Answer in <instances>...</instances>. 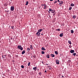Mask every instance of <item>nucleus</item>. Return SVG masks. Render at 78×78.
<instances>
[{
  "mask_svg": "<svg viewBox=\"0 0 78 78\" xmlns=\"http://www.w3.org/2000/svg\"><path fill=\"white\" fill-rule=\"evenodd\" d=\"M17 48H18V49L19 50H23V48H22V46H21V45H18L17 46Z\"/></svg>",
  "mask_w": 78,
  "mask_h": 78,
  "instance_id": "nucleus-1",
  "label": "nucleus"
},
{
  "mask_svg": "<svg viewBox=\"0 0 78 78\" xmlns=\"http://www.w3.org/2000/svg\"><path fill=\"white\" fill-rule=\"evenodd\" d=\"M10 9L11 11H13L14 10V6H11Z\"/></svg>",
  "mask_w": 78,
  "mask_h": 78,
  "instance_id": "nucleus-2",
  "label": "nucleus"
},
{
  "mask_svg": "<svg viewBox=\"0 0 78 78\" xmlns=\"http://www.w3.org/2000/svg\"><path fill=\"white\" fill-rule=\"evenodd\" d=\"M59 5H60V6H62V4H63L64 3V2H63V1H61L60 2Z\"/></svg>",
  "mask_w": 78,
  "mask_h": 78,
  "instance_id": "nucleus-3",
  "label": "nucleus"
},
{
  "mask_svg": "<svg viewBox=\"0 0 78 78\" xmlns=\"http://www.w3.org/2000/svg\"><path fill=\"white\" fill-rule=\"evenodd\" d=\"M56 63L57 64H59V61L58 60H56Z\"/></svg>",
  "mask_w": 78,
  "mask_h": 78,
  "instance_id": "nucleus-4",
  "label": "nucleus"
},
{
  "mask_svg": "<svg viewBox=\"0 0 78 78\" xmlns=\"http://www.w3.org/2000/svg\"><path fill=\"white\" fill-rule=\"evenodd\" d=\"M44 8H43V9H46L47 7V5H46L45 4H44Z\"/></svg>",
  "mask_w": 78,
  "mask_h": 78,
  "instance_id": "nucleus-5",
  "label": "nucleus"
},
{
  "mask_svg": "<svg viewBox=\"0 0 78 78\" xmlns=\"http://www.w3.org/2000/svg\"><path fill=\"white\" fill-rule=\"evenodd\" d=\"M37 35L38 36H40V34H41V33L40 32H37L36 33Z\"/></svg>",
  "mask_w": 78,
  "mask_h": 78,
  "instance_id": "nucleus-6",
  "label": "nucleus"
},
{
  "mask_svg": "<svg viewBox=\"0 0 78 78\" xmlns=\"http://www.w3.org/2000/svg\"><path fill=\"white\" fill-rule=\"evenodd\" d=\"M75 51L74 50H71L70 51V53H73Z\"/></svg>",
  "mask_w": 78,
  "mask_h": 78,
  "instance_id": "nucleus-7",
  "label": "nucleus"
},
{
  "mask_svg": "<svg viewBox=\"0 0 78 78\" xmlns=\"http://www.w3.org/2000/svg\"><path fill=\"white\" fill-rule=\"evenodd\" d=\"M43 30L42 29H39L38 30V32L39 33H41L42 31Z\"/></svg>",
  "mask_w": 78,
  "mask_h": 78,
  "instance_id": "nucleus-8",
  "label": "nucleus"
},
{
  "mask_svg": "<svg viewBox=\"0 0 78 78\" xmlns=\"http://www.w3.org/2000/svg\"><path fill=\"white\" fill-rule=\"evenodd\" d=\"M63 34H64L63 33H62L61 34L59 35L60 37H62V36H63Z\"/></svg>",
  "mask_w": 78,
  "mask_h": 78,
  "instance_id": "nucleus-9",
  "label": "nucleus"
},
{
  "mask_svg": "<svg viewBox=\"0 0 78 78\" xmlns=\"http://www.w3.org/2000/svg\"><path fill=\"white\" fill-rule=\"evenodd\" d=\"M33 69L35 70V71H36V70H37V67H34L33 68Z\"/></svg>",
  "mask_w": 78,
  "mask_h": 78,
  "instance_id": "nucleus-10",
  "label": "nucleus"
},
{
  "mask_svg": "<svg viewBox=\"0 0 78 78\" xmlns=\"http://www.w3.org/2000/svg\"><path fill=\"white\" fill-rule=\"evenodd\" d=\"M51 57H52V58H54V57H55V55L54 54H51Z\"/></svg>",
  "mask_w": 78,
  "mask_h": 78,
  "instance_id": "nucleus-11",
  "label": "nucleus"
},
{
  "mask_svg": "<svg viewBox=\"0 0 78 78\" xmlns=\"http://www.w3.org/2000/svg\"><path fill=\"white\" fill-rule=\"evenodd\" d=\"M41 50H43V51L46 50V49H45L43 47H42Z\"/></svg>",
  "mask_w": 78,
  "mask_h": 78,
  "instance_id": "nucleus-12",
  "label": "nucleus"
},
{
  "mask_svg": "<svg viewBox=\"0 0 78 78\" xmlns=\"http://www.w3.org/2000/svg\"><path fill=\"white\" fill-rule=\"evenodd\" d=\"M55 10H52L51 11V13H55Z\"/></svg>",
  "mask_w": 78,
  "mask_h": 78,
  "instance_id": "nucleus-13",
  "label": "nucleus"
},
{
  "mask_svg": "<svg viewBox=\"0 0 78 78\" xmlns=\"http://www.w3.org/2000/svg\"><path fill=\"white\" fill-rule=\"evenodd\" d=\"M24 53H25V51H23L22 52V54L23 55V54H24Z\"/></svg>",
  "mask_w": 78,
  "mask_h": 78,
  "instance_id": "nucleus-14",
  "label": "nucleus"
},
{
  "mask_svg": "<svg viewBox=\"0 0 78 78\" xmlns=\"http://www.w3.org/2000/svg\"><path fill=\"white\" fill-rule=\"evenodd\" d=\"M47 58H50V55H49V54H48L46 55Z\"/></svg>",
  "mask_w": 78,
  "mask_h": 78,
  "instance_id": "nucleus-15",
  "label": "nucleus"
},
{
  "mask_svg": "<svg viewBox=\"0 0 78 78\" xmlns=\"http://www.w3.org/2000/svg\"><path fill=\"white\" fill-rule=\"evenodd\" d=\"M76 53H73V54L72 55H73V56H76Z\"/></svg>",
  "mask_w": 78,
  "mask_h": 78,
  "instance_id": "nucleus-16",
  "label": "nucleus"
},
{
  "mask_svg": "<svg viewBox=\"0 0 78 78\" xmlns=\"http://www.w3.org/2000/svg\"><path fill=\"white\" fill-rule=\"evenodd\" d=\"M68 43L70 44V45H71L72 44V43H71V41H68Z\"/></svg>",
  "mask_w": 78,
  "mask_h": 78,
  "instance_id": "nucleus-17",
  "label": "nucleus"
},
{
  "mask_svg": "<svg viewBox=\"0 0 78 78\" xmlns=\"http://www.w3.org/2000/svg\"><path fill=\"white\" fill-rule=\"evenodd\" d=\"M55 53L56 55H58V52L56 51H55Z\"/></svg>",
  "mask_w": 78,
  "mask_h": 78,
  "instance_id": "nucleus-18",
  "label": "nucleus"
},
{
  "mask_svg": "<svg viewBox=\"0 0 78 78\" xmlns=\"http://www.w3.org/2000/svg\"><path fill=\"white\" fill-rule=\"evenodd\" d=\"M71 33H72V34L73 33H74V32L73 31V30H71Z\"/></svg>",
  "mask_w": 78,
  "mask_h": 78,
  "instance_id": "nucleus-19",
  "label": "nucleus"
},
{
  "mask_svg": "<svg viewBox=\"0 0 78 78\" xmlns=\"http://www.w3.org/2000/svg\"><path fill=\"white\" fill-rule=\"evenodd\" d=\"M11 28L13 30H14L15 29V28H14V26H11Z\"/></svg>",
  "mask_w": 78,
  "mask_h": 78,
  "instance_id": "nucleus-20",
  "label": "nucleus"
},
{
  "mask_svg": "<svg viewBox=\"0 0 78 78\" xmlns=\"http://www.w3.org/2000/svg\"><path fill=\"white\" fill-rule=\"evenodd\" d=\"M70 6H74V4L72 3L71 4Z\"/></svg>",
  "mask_w": 78,
  "mask_h": 78,
  "instance_id": "nucleus-21",
  "label": "nucleus"
},
{
  "mask_svg": "<svg viewBox=\"0 0 78 78\" xmlns=\"http://www.w3.org/2000/svg\"><path fill=\"white\" fill-rule=\"evenodd\" d=\"M72 9V7H70L69 8V10H71Z\"/></svg>",
  "mask_w": 78,
  "mask_h": 78,
  "instance_id": "nucleus-22",
  "label": "nucleus"
},
{
  "mask_svg": "<svg viewBox=\"0 0 78 78\" xmlns=\"http://www.w3.org/2000/svg\"><path fill=\"white\" fill-rule=\"evenodd\" d=\"M30 49H33V48L32 46V45H30Z\"/></svg>",
  "mask_w": 78,
  "mask_h": 78,
  "instance_id": "nucleus-23",
  "label": "nucleus"
},
{
  "mask_svg": "<svg viewBox=\"0 0 78 78\" xmlns=\"http://www.w3.org/2000/svg\"><path fill=\"white\" fill-rule=\"evenodd\" d=\"M41 53L42 54H45V52H44V51H41Z\"/></svg>",
  "mask_w": 78,
  "mask_h": 78,
  "instance_id": "nucleus-24",
  "label": "nucleus"
},
{
  "mask_svg": "<svg viewBox=\"0 0 78 78\" xmlns=\"http://www.w3.org/2000/svg\"><path fill=\"white\" fill-rule=\"evenodd\" d=\"M73 19H75V18H76V16H75V15H74L73 16Z\"/></svg>",
  "mask_w": 78,
  "mask_h": 78,
  "instance_id": "nucleus-25",
  "label": "nucleus"
},
{
  "mask_svg": "<svg viewBox=\"0 0 78 78\" xmlns=\"http://www.w3.org/2000/svg\"><path fill=\"white\" fill-rule=\"evenodd\" d=\"M28 2L27 1L26 2V5H28Z\"/></svg>",
  "mask_w": 78,
  "mask_h": 78,
  "instance_id": "nucleus-26",
  "label": "nucleus"
},
{
  "mask_svg": "<svg viewBox=\"0 0 78 78\" xmlns=\"http://www.w3.org/2000/svg\"><path fill=\"white\" fill-rule=\"evenodd\" d=\"M21 68H22V69H23V68H24V66L23 65H21Z\"/></svg>",
  "mask_w": 78,
  "mask_h": 78,
  "instance_id": "nucleus-27",
  "label": "nucleus"
},
{
  "mask_svg": "<svg viewBox=\"0 0 78 78\" xmlns=\"http://www.w3.org/2000/svg\"><path fill=\"white\" fill-rule=\"evenodd\" d=\"M58 2V1H55V2H54V4H55V3H56Z\"/></svg>",
  "mask_w": 78,
  "mask_h": 78,
  "instance_id": "nucleus-28",
  "label": "nucleus"
},
{
  "mask_svg": "<svg viewBox=\"0 0 78 78\" xmlns=\"http://www.w3.org/2000/svg\"><path fill=\"white\" fill-rule=\"evenodd\" d=\"M27 51H30V48H27Z\"/></svg>",
  "mask_w": 78,
  "mask_h": 78,
  "instance_id": "nucleus-29",
  "label": "nucleus"
},
{
  "mask_svg": "<svg viewBox=\"0 0 78 78\" xmlns=\"http://www.w3.org/2000/svg\"><path fill=\"white\" fill-rule=\"evenodd\" d=\"M30 62H29L28 63V66H30Z\"/></svg>",
  "mask_w": 78,
  "mask_h": 78,
  "instance_id": "nucleus-30",
  "label": "nucleus"
},
{
  "mask_svg": "<svg viewBox=\"0 0 78 78\" xmlns=\"http://www.w3.org/2000/svg\"><path fill=\"white\" fill-rule=\"evenodd\" d=\"M52 10L51 9H49V11H52V10Z\"/></svg>",
  "mask_w": 78,
  "mask_h": 78,
  "instance_id": "nucleus-31",
  "label": "nucleus"
},
{
  "mask_svg": "<svg viewBox=\"0 0 78 78\" xmlns=\"http://www.w3.org/2000/svg\"><path fill=\"white\" fill-rule=\"evenodd\" d=\"M36 56L35 55H34L33 56V57L34 58H36Z\"/></svg>",
  "mask_w": 78,
  "mask_h": 78,
  "instance_id": "nucleus-32",
  "label": "nucleus"
},
{
  "mask_svg": "<svg viewBox=\"0 0 78 78\" xmlns=\"http://www.w3.org/2000/svg\"><path fill=\"white\" fill-rule=\"evenodd\" d=\"M56 12H55V13H54V14H53V15L54 16L55 15V14H56Z\"/></svg>",
  "mask_w": 78,
  "mask_h": 78,
  "instance_id": "nucleus-33",
  "label": "nucleus"
},
{
  "mask_svg": "<svg viewBox=\"0 0 78 78\" xmlns=\"http://www.w3.org/2000/svg\"><path fill=\"white\" fill-rule=\"evenodd\" d=\"M39 75H42V74L41 73H39Z\"/></svg>",
  "mask_w": 78,
  "mask_h": 78,
  "instance_id": "nucleus-34",
  "label": "nucleus"
},
{
  "mask_svg": "<svg viewBox=\"0 0 78 78\" xmlns=\"http://www.w3.org/2000/svg\"><path fill=\"white\" fill-rule=\"evenodd\" d=\"M57 30H58V31H60V29H57Z\"/></svg>",
  "mask_w": 78,
  "mask_h": 78,
  "instance_id": "nucleus-35",
  "label": "nucleus"
},
{
  "mask_svg": "<svg viewBox=\"0 0 78 78\" xmlns=\"http://www.w3.org/2000/svg\"><path fill=\"white\" fill-rule=\"evenodd\" d=\"M15 56L16 58H17V57H18V55H16Z\"/></svg>",
  "mask_w": 78,
  "mask_h": 78,
  "instance_id": "nucleus-36",
  "label": "nucleus"
},
{
  "mask_svg": "<svg viewBox=\"0 0 78 78\" xmlns=\"http://www.w3.org/2000/svg\"><path fill=\"white\" fill-rule=\"evenodd\" d=\"M41 6H44V4H42L41 5Z\"/></svg>",
  "mask_w": 78,
  "mask_h": 78,
  "instance_id": "nucleus-37",
  "label": "nucleus"
},
{
  "mask_svg": "<svg viewBox=\"0 0 78 78\" xmlns=\"http://www.w3.org/2000/svg\"><path fill=\"white\" fill-rule=\"evenodd\" d=\"M41 35H42V36H43V35H44V34L42 33L41 34Z\"/></svg>",
  "mask_w": 78,
  "mask_h": 78,
  "instance_id": "nucleus-38",
  "label": "nucleus"
},
{
  "mask_svg": "<svg viewBox=\"0 0 78 78\" xmlns=\"http://www.w3.org/2000/svg\"><path fill=\"white\" fill-rule=\"evenodd\" d=\"M44 72H45V73H47V71L45 70V71H44Z\"/></svg>",
  "mask_w": 78,
  "mask_h": 78,
  "instance_id": "nucleus-39",
  "label": "nucleus"
},
{
  "mask_svg": "<svg viewBox=\"0 0 78 78\" xmlns=\"http://www.w3.org/2000/svg\"><path fill=\"white\" fill-rule=\"evenodd\" d=\"M7 12H9V10H8L6 11Z\"/></svg>",
  "mask_w": 78,
  "mask_h": 78,
  "instance_id": "nucleus-40",
  "label": "nucleus"
},
{
  "mask_svg": "<svg viewBox=\"0 0 78 78\" xmlns=\"http://www.w3.org/2000/svg\"><path fill=\"white\" fill-rule=\"evenodd\" d=\"M58 2H60L59 0H58Z\"/></svg>",
  "mask_w": 78,
  "mask_h": 78,
  "instance_id": "nucleus-41",
  "label": "nucleus"
},
{
  "mask_svg": "<svg viewBox=\"0 0 78 78\" xmlns=\"http://www.w3.org/2000/svg\"><path fill=\"white\" fill-rule=\"evenodd\" d=\"M68 62H70V60H68Z\"/></svg>",
  "mask_w": 78,
  "mask_h": 78,
  "instance_id": "nucleus-42",
  "label": "nucleus"
},
{
  "mask_svg": "<svg viewBox=\"0 0 78 78\" xmlns=\"http://www.w3.org/2000/svg\"><path fill=\"white\" fill-rule=\"evenodd\" d=\"M51 68H50L49 69V70H51Z\"/></svg>",
  "mask_w": 78,
  "mask_h": 78,
  "instance_id": "nucleus-43",
  "label": "nucleus"
},
{
  "mask_svg": "<svg viewBox=\"0 0 78 78\" xmlns=\"http://www.w3.org/2000/svg\"><path fill=\"white\" fill-rule=\"evenodd\" d=\"M50 1H53V0H50Z\"/></svg>",
  "mask_w": 78,
  "mask_h": 78,
  "instance_id": "nucleus-44",
  "label": "nucleus"
},
{
  "mask_svg": "<svg viewBox=\"0 0 78 78\" xmlns=\"http://www.w3.org/2000/svg\"><path fill=\"white\" fill-rule=\"evenodd\" d=\"M76 56H78V55H76Z\"/></svg>",
  "mask_w": 78,
  "mask_h": 78,
  "instance_id": "nucleus-45",
  "label": "nucleus"
},
{
  "mask_svg": "<svg viewBox=\"0 0 78 78\" xmlns=\"http://www.w3.org/2000/svg\"><path fill=\"white\" fill-rule=\"evenodd\" d=\"M48 12L49 13H50V12L48 11Z\"/></svg>",
  "mask_w": 78,
  "mask_h": 78,
  "instance_id": "nucleus-46",
  "label": "nucleus"
},
{
  "mask_svg": "<svg viewBox=\"0 0 78 78\" xmlns=\"http://www.w3.org/2000/svg\"><path fill=\"white\" fill-rule=\"evenodd\" d=\"M46 65H47V66H48V64H46Z\"/></svg>",
  "mask_w": 78,
  "mask_h": 78,
  "instance_id": "nucleus-47",
  "label": "nucleus"
},
{
  "mask_svg": "<svg viewBox=\"0 0 78 78\" xmlns=\"http://www.w3.org/2000/svg\"><path fill=\"white\" fill-rule=\"evenodd\" d=\"M62 77H64V76H62Z\"/></svg>",
  "mask_w": 78,
  "mask_h": 78,
  "instance_id": "nucleus-48",
  "label": "nucleus"
},
{
  "mask_svg": "<svg viewBox=\"0 0 78 78\" xmlns=\"http://www.w3.org/2000/svg\"><path fill=\"white\" fill-rule=\"evenodd\" d=\"M69 47H70V46H69Z\"/></svg>",
  "mask_w": 78,
  "mask_h": 78,
  "instance_id": "nucleus-49",
  "label": "nucleus"
},
{
  "mask_svg": "<svg viewBox=\"0 0 78 78\" xmlns=\"http://www.w3.org/2000/svg\"><path fill=\"white\" fill-rule=\"evenodd\" d=\"M12 0H10L11 1H12Z\"/></svg>",
  "mask_w": 78,
  "mask_h": 78,
  "instance_id": "nucleus-50",
  "label": "nucleus"
},
{
  "mask_svg": "<svg viewBox=\"0 0 78 78\" xmlns=\"http://www.w3.org/2000/svg\"><path fill=\"white\" fill-rule=\"evenodd\" d=\"M13 62H14V61H13Z\"/></svg>",
  "mask_w": 78,
  "mask_h": 78,
  "instance_id": "nucleus-51",
  "label": "nucleus"
},
{
  "mask_svg": "<svg viewBox=\"0 0 78 78\" xmlns=\"http://www.w3.org/2000/svg\"><path fill=\"white\" fill-rule=\"evenodd\" d=\"M43 64H44V62H43Z\"/></svg>",
  "mask_w": 78,
  "mask_h": 78,
  "instance_id": "nucleus-52",
  "label": "nucleus"
},
{
  "mask_svg": "<svg viewBox=\"0 0 78 78\" xmlns=\"http://www.w3.org/2000/svg\"><path fill=\"white\" fill-rule=\"evenodd\" d=\"M2 57H3V56L2 55Z\"/></svg>",
  "mask_w": 78,
  "mask_h": 78,
  "instance_id": "nucleus-53",
  "label": "nucleus"
}]
</instances>
